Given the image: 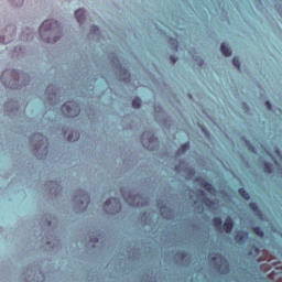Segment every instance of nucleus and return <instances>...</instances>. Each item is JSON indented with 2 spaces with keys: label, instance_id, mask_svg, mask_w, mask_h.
Wrapping results in <instances>:
<instances>
[{
  "label": "nucleus",
  "instance_id": "12",
  "mask_svg": "<svg viewBox=\"0 0 282 282\" xmlns=\"http://www.w3.org/2000/svg\"><path fill=\"white\" fill-rule=\"evenodd\" d=\"M263 171L264 173H272V164L264 162L263 163Z\"/></svg>",
  "mask_w": 282,
  "mask_h": 282
},
{
  "label": "nucleus",
  "instance_id": "24",
  "mask_svg": "<svg viewBox=\"0 0 282 282\" xmlns=\"http://www.w3.org/2000/svg\"><path fill=\"white\" fill-rule=\"evenodd\" d=\"M198 193H199V195H202L203 197H206V192H204V189H199Z\"/></svg>",
  "mask_w": 282,
  "mask_h": 282
},
{
  "label": "nucleus",
  "instance_id": "21",
  "mask_svg": "<svg viewBox=\"0 0 282 282\" xmlns=\"http://www.w3.org/2000/svg\"><path fill=\"white\" fill-rule=\"evenodd\" d=\"M58 37H54L53 41L50 40V37L46 39V43H57Z\"/></svg>",
  "mask_w": 282,
  "mask_h": 282
},
{
  "label": "nucleus",
  "instance_id": "15",
  "mask_svg": "<svg viewBox=\"0 0 282 282\" xmlns=\"http://www.w3.org/2000/svg\"><path fill=\"white\" fill-rule=\"evenodd\" d=\"M232 63L237 69H241V62L239 61V57H234Z\"/></svg>",
  "mask_w": 282,
  "mask_h": 282
},
{
  "label": "nucleus",
  "instance_id": "7",
  "mask_svg": "<svg viewBox=\"0 0 282 282\" xmlns=\"http://www.w3.org/2000/svg\"><path fill=\"white\" fill-rule=\"evenodd\" d=\"M220 51H221V54H224V56H230L232 54V51H230L228 45H226L225 43L220 45Z\"/></svg>",
  "mask_w": 282,
  "mask_h": 282
},
{
  "label": "nucleus",
  "instance_id": "26",
  "mask_svg": "<svg viewBox=\"0 0 282 282\" xmlns=\"http://www.w3.org/2000/svg\"><path fill=\"white\" fill-rule=\"evenodd\" d=\"M94 32H99L100 29L98 26H93Z\"/></svg>",
  "mask_w": 282,
  "mask_h": 282
},
{
  "label": "nucleus",
  "instance_id": "28",
  "mask_svg": "<svg viewBox=\"0 0 282 282\" xmlns=\"http://www.w3.org/2000/svg\"><path fill=\"white\" fill-rule=\"evenodd\" d=\"M256 252H259V248H256Z\"/></svg>",
  "mask_w": 282,
  "mask_h": 282
},
{
  "label": "nucleus",
  "instance_id": "8",
  "mask_svg": "<svg viewBox=\"0 0 282 282\" xmlns=\"http://www.w3.org/2000/svg\"><path fill=\"white\" fill-rule=\"evenodd\" d=\"M111 204H116V206H120V200L118 198H109L105 203V208H109V206H111Z\"/></svg>",
  "mask_w": 282,
  "mask_h": 282
},
{
  "label": "nucleus",
  "instance_id": "1",
  "mask_svg": "<svg viewBox=\"0 0 282 282\" xmlns=\"http://www.w3.org/2000/svg\"><path fill=\"white\" fill-rule=\"evenodd\" d=\"M62 111L67 118H76L80 113V106L76 101H67L62 106Z\"/></svg>",
  "mask_w": 282,
  "mask_h": 282
},
{
  "label": "nucleus",
  "instance_id": "17",
  "mask_svg": "<svg viewBox=\"0 0 282 282\" xmlns=\"http://www.w3.org/2000/svg\"><path fill=\"white\" fill-rule=\"evenodd\" d=\"M74 135H75V138H78V133H77V132H70V133L68 134V140H69V142H72V140H74Z\"/></svg>",
  "mask_w": 282,
  "mask_h": 282
},
{
  "label": "nucleus",
  "instance_id": "18",
  "mask_svg": "<svg viewBox=\"0 0 282 282\" xmlns=\"http://www.w3.org/2000/svg\"><path fill=\"white\" fill-rule=\"evenodd\" d=\"M24 1L25 0H13V6H15V7L23 6Z\"/></svg>",
  "mask_w": 282,
  "mask_h": 282
},
{
  "label": "nucleus",
  "instance_id": "11",
  "mask_svg": "<svg viewBox=\"0 0 282 282\" xmlns=\"http://www.w3.org/2000/svg\"><path fill=\"white\" fill-rule=\"evenodd\" d=\"M188 149H191V144L189 143H184L181 149H178V155L182 153H186V151H188Z\"/></svg>",
  "mask_w": 282,
  "mask_h": 282
},
{
  "label": "nucleus",
  "instance_id": "10",
  "mask_svg": "<svg viewBox=\"0 0 282 282\" xmlns=\"http://www.w3.org/2000/svg\"><path fill=\"white\" fill-rule=\"evenodd\" d=\"M132 107L134 109H140V107H142V99H140V97H137L132 100Z\"/></svg>",
  "mask_w": 282,
  "mask_h": 282
},
{
  "label": "nucleus",
  "instance_id": "19",
  "mask_svg": "<svg viewBox=\"0 0 282 282\" xmlns=\"http://www.w3.org/2000/svg\"><path fill=\"white\" fill-rule=\"evenodd\" d=\"M217 259H220V261H226V259H224V257H221V254L217 253L214 258H212V261H215Z\"/></svg>",
  "mask_w": 282,
  "mask_h": 282
},
{
  "label": "nucleus",
  "instance_id": "20",
  "mask_svg": "<svg viewBox=\"0 0 282 282\" xmlns=\"http://www.w3.org/2000/svg\"><path fill=\"white\" fill-rule=\"evenodd\" d=\"M205 205L206 206H212L213 205V200H210V198L205 197Z\"/></svg>",
  "mask_w": 282,
  "mask_h": 282
},
{
  "label": "nucleus",
  "instance_id": "22",
  "mask_svg": "<svg viewBox=\"0 0 282 282\" xmlns=\"http://www.w3.org/2000/svg\"><path fill=\"white\" fill-rule=\"evenodd\" d=\"M123 74H124V76H128V78H131V74H129V70L123 69Z\"/></svg>",
  "mask_w": 282,
  "mask_h": 282
},
{
  "label": "nucleus",
  "instance_id": "27",
  "mask_svg": "<svg viewBox=\"0 0 282 282\" xmlns=\"http://www.w3.org/2000/svg\"><path fill=\"white\" fill-rule=\"evenodd\" d=\"M173 41V45H177V40H172Z\"/></svg>",
  "mask_w": 282,
  "mask_h": 282
},
{
  "label": "nucleus",
  "instance_id": "23",
  "mask_svg": "<svg viewBox=\"0 0 282 282\" xmlns=\"http://www.w3.org/2000/svg\"><path fill=\"white\" fill-rule=\"evenodd\" d=\"M265 105H267L268 109L271 111V109H272V104H271L270 101H265Z\"/></svg>",
  "mask_w": 282,
  "mask_h": 282
},
{
  "label": "nucleus",
  "instance_id": "3",
  "mask_svg": "<svg viewBox=\"0 0 282 282\" xmlns=\"http://www.w3.org/2000/svg\"><path fill=\"white\" fill-rule=\"evenodd\" d=\"M223 228H224L225 232H227V235H230V232H232V228H235V221H232V218H230V216H228L225 219Z\"/></svg>",
  "mask_w": 282,
  "mask_h": 282
},
{
  "label": "nucleus",
  "instance_id": "4",
  "mask_svg": "<svg viewBox=\"0 0 282 282\" xmlns=\"http://www.w3.org/2000/svg\"><path fill=\"white\" fill-rule=\"evenodd\" d=\"M75 17L77 19V23H85V17H86V11L85 9H78L75 11Z\"/></svg>",
  "mask_w": 282,
  "mask_h": 282
},
{
  "label": "nucleus",
  "instance_id": "25",
  "mask_svg": "<svg viewBox=\"0 0 282 282\" xmlns=\"http://www.w3.org/2000/svg\"><path fill=\"white\" fill-rule=\"evenodd\" d=\"M171 61L173 64L177 63V58L175 56H171Z\"/></svg>",
  "mask_w": 282,
  "mask_h": 282
},
{
  "label": "nucleus",
  "instance_id": "14",
  "mask_svg": "<svg viewBox=\"0 0 282 282\" xmlns=\"http://www.w3.org/2000/svg\"><path fill=\"white\" fill-rule=\"evenodd\" d=\"M246 237H248V234L243 235V234H238L236 236V241H239V242H243L246 241Z\"/></svg>",
  "mask_w": 282,
  "mask_h": 282
},
{
  "label": "nucleus",
  "instance_id": "6",
  "mask_svg": "<svg viewBox=\"0 0 282 282\" xmlns=\"http://www.w3.org/2000/svg\"><path fill=\"white\" fill-rule=\"evenodd\" d=\"M212 224H213V226H215V228H217L218 230H221V226L224 224V220H221V218H219V217H214L212 219Z\"/></svg>",
  "mask_w": 282,
  "mask_h": 282
},
{
  "label": "nucleus",
  "instance_id": "2",
  "mask_svg": "<svg viewBox=\"0 0 282 282\" xmlns=\"http://www.w3.org/2000/svg\"><path fill=\"white\" fill-rule=\"evenodd\" d=\"M56 25H58L57 21L54 20H46L42 23V25L40 26V35L43 39V34H45V32H52V30H54V28H56Z\"/></svg>",
  "mask_w": 282,
  "mask_h": 282
},
{
  "label": "nucleus",
  "instance_id": "13",
  "mask_svg": "<svg viewBox=\"0 0 282 282\" xmlns=\"http://www.w3.org/2000/svg\"><path fill=\"white\" fill-rule=\"evenodd\" d=\"M253 232H256V235H258V237H264L265 236V232H263L261 227H254Z\"/></svg>",
  "mask_w": 282,
  "mask_h": 282
},
{
  "label": "nucleus",
  "instance_id": "9",
  "mask_svg": "<svg viewBox=\"0 0 282 282\" xmlns=\"http://www.w3.org/2000/svg\"><path fill=\"white\" fill-rule=\"evenodd\" d=\"M238 193L242 199H250V194L243 187L239 188Z\"/></svg>",
  "mask_w": 282,
  "mask_h": 282
},
{
  "label": "nucleus",
  "instance_id": "5",
  "mask_svg": "<svg viewBox=\"0 0 282 282\" xmlns=\"http://www.w3.org/2000/svg\"><path fill=\"white\" fill-rule=\"evenodd\" d=\"M200 186L213 195L215 193V187L208 181H202Z\"/></svg>",
  "mask_w": 282,
  "mask_h": 282
},
{
  "label": "nucleus",
  "instance_id": "16",
  "mask_svg": "<svg viewBox=\"0 0 282 282\" xmlns=\"http://www.w3.org/2000/svg\"><path fill=\"white\" fill-rule=\"evenodd\" d=\"M249 208L253 210V213H259V207L257 206V203H250Z\"/></svg>",
  "mask_w": 282,
  "mask_h": 282
}]
</instances>
